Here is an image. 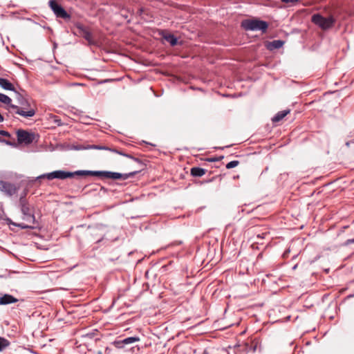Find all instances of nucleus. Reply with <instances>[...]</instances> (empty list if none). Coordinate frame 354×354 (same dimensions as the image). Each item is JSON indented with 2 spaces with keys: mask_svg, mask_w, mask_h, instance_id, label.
Returning a JSON list of instances; mask_svg holds the SVG:
<instances>
[{
  "mask_svg": "<svg viewBox=\"0 0 354 354\" xmlns=\"http://www.w3.org/2000/svg\"><path fill=\"white\" fill-rule=\"evenodd\" d=\"M19 207L23 214L22 219L26 223H20L17 227L21 229H36L38 226L35 216V209L24 196H20L19 200Z\"/></svg>",
  "mask_w": 354,
  "mask_h": 354,
  "instance_id": "1",
  "label": "nucleus"
},
{
  "mask_svg": "<svg viewBox=\"0 0 354 354\" xmlns=\"http://www.w3.org/2000/svg\"><path fill=\"white\" fill-rule=\"evenodd\" d=\"M15 97L19 106L10 104V109L15 111V113L24 118H29L35 115V109L32 108L29 102L20 93L15 91Z\"/></svg>",
  "mask_w": 354,
  "mask_h": 354,
  "instance_id": "2",
  "label": "nucleus"
},
{
  "mask_svg": "<svg viewBox=\"0 0 354 354\" xmlns=\"http://www.w3.org/2000/svg\"><path fill=\"white\" fill-rule=\"evenodd\" d=\"M82 176H98L102 178H108V179H122L127 180L129 177L134 176L136 174H138V171H135L132 172H129L127 174H120L118 172H113L109 171H88V170H82Z\"/></svg>",
  "mask_w": 354,
  "mask_h": 354,
  "instance_id": "3",
  "label": "nucleus"
},
{
  "mask_svg": "<svg viewBox=\"0 0 354 354\" xmlns=\"http://www.w3.org/2000/svg\"><path fill=\"white\" fill-rule=\"evenodd\" d=\"M241 27L245 30H261L264 33L267 31L268 24L258 19H245L241 22Z\"/></svg>",
  "mask_w": 354,
  "mask_h": 354,
  "instance_id": "4",
  "label": "nucleus"
},
{
  "mask_svg": "<svg viewBox=\"0 0 354 354\" xmlns=\"http://www.w3.org/2000/svg\"><path fill=\"white\" fill-rule=\"evenodd\" d=\"M82 170H78L74 172L57 170L53 172L41 174L37 177V179L47 178L50 180L57 178L64 180L68 178H73L75 176H82Z\"/></svg>",
  "mask_w": 354,
  "mask_h": 354,
  "instance_id": "5",
  "label": "nucleus"
},
{
  "mask_svg": "<svg viewBox=\"0 0 354 354\" xmlns=\"http://www.w3.org/2000/svg\"><path fill=\"white\" fill-rule=\"evenodd\" d=\"M311 21L322 30H328L333 26L335 19L333 16L324 17L320 14H314L311 17Z\"/></svg>",
  "mask_w": 354,
  "mask_h": 354,
  "instance_id": "6",
  "label": "nucleus"
},
{
  "mask_svg": "<svg viewBox=\"0 0 354 354\" xmlns=\"http://www.w3.org/2000/svg\"><path fill=\"white\" fill-rule=\"evenodd\" d=\"M48 4L57 17L64 19H69L71 18V15L61 5L56 2V0H50Z\"/></svg>",
  "mask_w": 354,
  "mask_h": 354,
  "instance_id": "7",
  "label": "nucleus"
},
{
  "mask_svg": "<svg viewBox=\"0 0 354 354\" xmlns=\"http://www.w3.org/2000/svg\"><path fill=\"white\" fill-rule=\"evenodd\" d=\"M17 141L19 144L30 145L35 139V134L26 130L19 129L17 131Z\"/></svg>",
  "mask_w": 354,
  "mask_h": 354,
  "instance_id": "8",
  "label": "nucleus"
},
{
  "mask_svg": "<svg viewBox=\"0 0 354 354\" xmlns=\"http://www.w3.org/2000/svg\"><path fill=\"white\" fill-rule=\"evenodd\" d=\"M75 27L77 30V34L79 36L84 37L90 44L93 42L92 34L87 27L80 22L75 24Z\"/></svg>",
  "mask_w": 354,
  "mask_h": 354,
  "instance_id": "9",
  "label": "nucleus"
},
{
  "mask_svg": "<svg viewBox=\"0 0 354 354\" xmlns=\"http://www.w3.org/2000/svg\"><path fill=\"white\" fill-rule=\"evenodd\" d=\"M19 187L15 184L0 180V191L11 196L17 193Z\"/></svg>",
  "mask_w": 354,
  "mask_h": 354,
  "instance_id": "10",
  "label": "nucleus"
},
{
  "mask_svg": "<svg viewBox=\"0 0 354 354\" xmlns=\"http://www.w3.org/2000/svg\"><path fill=\"white\" fill-rule=\"evenodd\" d=\"M139 341H140V337L135 336V337H129L124 338L121 340H115L112 344L117 348H123L124 347V346L127 344H133V343L139 342Z\"/></svg>",
  "mask_w": 354,
  "mask_h": 354,
  "instance_id": "11",
  "label": "nucleus"
},
{
  "mask_svg": "<svg viewBox=\"0 0 354 354\" xmlns=\"http://www.w3.org/2000/svg\"><path fill=\"white\" fill-rule=\"evenodd\" d=\"M18 301L17 298L11 295L5 294L0 297V305H7L15 303Z\"/></svg>",
  "mask_w": 354,
  "mask_h": 354,
  "instance_id": "12",
  "label": "nucleus"
},
{
  "mask_svg": "<svg viewBox=\"0 0 354 354\" xmlns=\"http://www.w3.org/2000/svg\"><path fill=\"white\" fill-rule=\"evenodd\" d=\"M0 86L4 90L16 91L14 85L6 78L0 77Z\"/></svg>",
  "mask_w": 354,
  "mask_h": 354,
  "instance_id": "13",
  "label": "nucleus"
},
{
  "mask_svg": "<svg viewBox=\"0 0 354 354\" xmlns=\"http://www.w3.org/2000/svg\"><path fill=\"white\" fill-rule=\"evenodd\" d=\"M284 41L280 39L274 40L272 41H270L267 44L266 47L270 50H273L274 49H279L283 46Z\"/></svg>",
  "mask_w": 354,
  "mask_h": 354,
  "instance_id": "14",
  "label": "nucleus"
},
{
  "mask_svg": "<svg viewBox=\"0 0 354 354\" xmlns=\"http://www.w3.org/2000/svg\"><path fill=\"white\" fill-rule=\"evenodd\" d=\"M162 37L165 41L169 42L171 46H176L178 43L177 37L173 34L162 33Z\"/></svg>",
  "mask_w": 354,
  "mask_h": 354,
  "instance_id": "15",
  "label": "nucleus"
},
{
  "mask_svg": "<svg viewBox=\"0 0 354 354\" xmlns=\"http://www.w3.org/2000/svg\"><path fill=\"white\" fill-rule=\"evenodd\" d=\"M290 113V109H286L281 111H279L276 113V115L272 118V122H278L281 121L284 117H286Z\"/></svg>",
  "mask_w": 354,
  "mask_h": 354,
  "instance_id": "16",
  "label": "nucleus"
},
{
  "mask_svg": "<svg viewBox=\"0 0 354 354\" xmlns=\"http://www.w3.org/2000/svg\"><path fill=\"white\" fill-rule=\"evenodd\" d=\"M190 173L192 176L201 177L206 173V169L201 167H195L191 169Z\"/></svg>",
  "mask_w": 354,
  "mask_h": 354,
  "instance_id": "17",
  "label": "nucleus"
},
{
  "mask_svg": "<svg viewBox=\"0 0 354 354\" xmlns=\"http://www.w3.org/2000/svg\"><path fill=\"white\" fill-rule=\"evenodd\" d=\"M0 102L8 105L9 109H10V104H11L12 100L8 95L3 94V93H0Z\"/></svg>",
  "mask_w": 354,
  "mask_h": 354,
  "instance_id": "18",
  "label": "nucleus"
},
{
  "mask_svg": "<svg viewBox=\"0 0 354 354\" xmlns=\"http://www.w3.org/2000/svg\"><path fill=\"white\" fill-rule=\"evenodd\" d=\"M85 149H86L104 150V149H108V147L104 146V145H88L86 146Z\"/></svg>",
  "mask_w": 354,
  "mask_h": 354,
  "instance_id": "19",
  "label": "nucleus"
},
{
  "mask_svg": "<svg viewBox=\"0 0 354 354\" xmlns=\"http://www.w3.org/2000/svg\"><path fill=\"white\" fill-rule=\"evenodd\" d=\"M10 345V342L4 337H0V351H2Z\"/></svg>",
  "mask_w": 354,
  "mask_h": 354,
  "instance_id": "20",
  "label": "nucleus"
},
{
  "mask_svg": "<svg viewBox=\"0 0 354 354\" xmlns=\"http://www.w3.org/2000/svg\"><path fill=\"white\" fill-rule=\"evenodd\" d=\"M239 164V161H238V160H232V161H230V162H228L226 165V168L227 169H232V168H234V167H236Z\"/></svg>",
  "mask_w": 354,
  "mask_h": 354,
  "instance_id": "21",
  "label": "nucleus"
},
{
  "mask_svg": "<svg viewBox=\"0 0 354 354\" xmlns=\"http://www.w3.org/2000/svg\"><path fill=\"white\" fill-rule=\"evenodd\" d=\"M0 142H2V143H4L8 146H12V147H15L16 146V144L14 143V142H12L8 140H6V139H3V138H0Z\"/></svg>",
  "mask_w": 354,
  "mask_h": 354,
  "instance_id": "22",
  "label": "nucleus"
},
{
  "mask_svg": "<svg viewBox=\"0 0 354 354\" xmlns=\"http://www.w3.org/2000/svg\"><path fill=\"white\" fill-rule=\"evenodd\" d=\"M0 135L6 137H10V133L5 130H0Z\"/></svg>",
  "mask_w": 354,
  "mask_h": 354,
  "instance_id": "23",
  "label": "nucleus"
},
{
  "mask_svg": "<svg viewBox=\"0 0 354 354\" xmlns=\"http://www.w3.org/2000/svg\"><path fill=\"white\" fill-rule=\"evenodd\" d=\"M352 243H354V238L353 239H347L343 244V245L344 246H347L350 244H352Z\"/></svg>",
  "mask_w": 354,
  "mask_h": 354,
  "instance_id": "24",
  "label": "nucleus"
},
{
  "mask_svg": "<svg viewBox=\"0 0 354 354\" xmlns=\"http://www.w3.org/2000/svg\"><path fill=\"white\" fill-rule=\"evenodd\" d=\"M299 0H281L283 3H295L298 2Z\"/></svg>",
  "mask_w": 354,
  "mask_h": 354,
  "instance_id": "25",
  "label": "nucleus"
},
{
  "mask_svg": "<svg viewBox=\"0 0 354 354\" xmlns=\"http://www.w3.org/2000/svg\"><path fill=\"white\" fill-rule=\"evenodd\" d=\"M7 221H8V224H9V225H12L16 226V227H17V225H19V223L13 222V221H12L11 219H10V218H8V219H7Z\"/></svg>",
  "mask_w": 354,
  "mask_h": 354,
  "instance_id": "26",
  "label": "nucleus"
},
{
  "mask_svg": "<svg viewBox=\"0 0 354 354\" xmlns=\"http://www.w3.org/2000/svg\"><path fill=\"white\" fill-rule=\"evenodd\" d=\"M106 151H110L111 152H113V153H118V152L119 151V150L116 149H111L110 147H108V149H105Z\"/></svg>",
  "mask_w": 354,
  "mask_h": 354,
  "instance_id": "27",
  "label": "nucleus"
},
{
  "mask_svg": "<svg viewBox=\"0 0 354 354\" xmlns=\"http://www.w3.org/2000/svg\"><path fill=\"white\" fill-rule=\"evenodd\" d=\"M85 147H86V146L79 145V146L75 147V149L77 150H84V149H86Z\"/></svg>",
  "mask_w": 354,
  "mask_h": 354,
  "instance_id": "28",
  "label": "nucleus"
},
{
  "mask_svg": "<svg viewBox=\"0 0 354 354\" xmlns=\"http://www.w3.org/2000/svg\"><path fill=\"white\" fill-rule=\"evenodd\" d=\"M266 235H267V233H261V234H259L257 235V238L264 239Z\"/></svg>",
  "mask_w": 354,
  "mask_h": 354,
  "instance_id": "29",
  "label": "nucleus"
},
{
  "mask_svg": "<svg viewBox=\"0 0 354 354\" xmlns=\"http://www.w3.org/2000/svg\"><path fill=\"white\" fill-rule=\"evenodd\" d=\"M124 157H127V158H130L131 160H133V156H131V154H129V153H125Z\"/></svg>",
  "mask_w": 354,
  "mask_h": 354,
  "instance_id": "30",
  "label": "nucleus"
},
{
  "mask_svg": "<svg viewBox=\"0 0 354 354\" xmlns=\"http://www.w3.org/2000/svg\"><path fill=\"white\" fill-rule=\"evenodd\" d=\"M133 160H134V161H136L137 162H139V163L142 162L141 160L139 158H135V157H133Z\"/></svg>",
  "mask_w": 354,
  "mask_h": 354,
  "instance_id": "31",
  "label": "nucleus"
},
{
  "mask_svg": "<svg viewBox=\"0 0 354 354\" xmlns=\"http://www.w3.org/2000/svg\"><path fill=\"white\" fill-rule=\"evenodd\" d=\"M125 153H124V152H123V151H119L118 152V154L121 155V156H124Z\"/></svg>",
  "mask_w": 354,
  "mask_h": 354,
  "instance_id": "32",
  "label": "nucleus"
},
{
  "mask_svg": "<svg viewBox=\"0 0 354 354\" xmlns=\"http://www.w3.org/2000/svg\"><path fill=\"white\" fill-rule=\"evenodd\" d=\"M112 80H105L104 81H102L100 83H103V82H109V81H111Z\"/></svg>",
  "mask_w": 354,
  "mask_h": 354,
  "instance_id": "33",
  "label": "nucleus"
},
{
  "mask_svg": "<svg viewBox=\"0 0 354 354\" xmlns=\"http://www.w3.org/2000/svg\"><path fill=\"white\" fill-rule=\"evenodd\" d=\"M218 159L217 158H212V159H210L209 161H212V162H214V161H217Z\"/></svg>",
  "mask_w": 354,
  "mask_h": 354,
  "instance_id": "34",
  "label": "nucleus"
},
{
  "mask_svg": "<svg viewBox=\"0 0 354 354\" xmlns=\"http://www.w3.org/2000/svg\"><path fill=\"white\" fill-rule=\"evenodd\" d=\"M26 191L24 192V194L21 196H24L26 198Z\"/></svg>",
  "mask_w": 354,
  "mask_h": 354,
  "instance_id": "35",
  "label": "nucleus"
},
{
  "mask_svg": "<svg viewBox=\"0 0 354 354\" xmlns=\"http://www.w3.org/2000/svg\"><path fill=\"white\" fill-rule=\"evenodd\" d=\"M203 354H208V352H207L206 350H205V351H203Z\"/></svg>",
  "mask_w": 354,
  "mask_h": 354,
  "instance_id": "36",
  "label": "nucleus"
},
{
  "mask_svg": "<svg viewBox=\"0 0 354 354\" xmlns=\"http://www.w3.org/2000/svg\"><path fill=\"white\" fill-rule=\"evenodd\" d=\"M230 146V145L225 146V147H222V148H221V149H223L224 148H227V147H229Z\"/></svg>",
  "mask_w": 354,
  "mask_h": 354,
  "instance_id": "37",
  "label": "nucleus"
},
{
  "mask_svg": "<svg viewBox=\"0 0 354 354\" xmlns=\"http://www.w3.org/2000/svg\"><path fill=\"white\" fill-rule=\"evenodd\" d=\"M222 158H223V156H221V157H219V158H217V159H218V160H221Z\"/></svg>",
  "mask_w": 354,
  "mask_h": 354,
  "instance_id": "38",
  "label": "nucleus"
},
{
  "mask_svg": "<svg viewBox=\"0 0 354 354\" xmlns=\"http://www.w3.org/2000/svg\"><path fill=\"white\" fill-rule=\"evenodd\" d=\"M97 354H103V353H102V351H100L97 352Z\"/></svg>",
  "mask_w": 354,
  "mask_h": 354,
  "instance_id": "39",
  "label": "nucleus"
}]
</instances>
